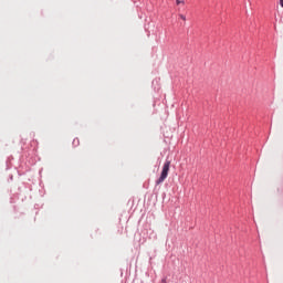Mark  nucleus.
Instances as JSON below:
<instances>
[{"instance_id":"2","label":"nucleus","mask_w":283,"mask_h":283,"mask_svg":"<svg viewBox=\"0 0 283 283\" xmlns=\"http://www.w3.org/2000/svg\"><path fill=\"white\" fill-rule=\"evenodd\" d=\"M277 192L283 196V177H282V179L280 181V185H279V188H277Z\"/></svg>"},{"instance_id":"3","label":"nucleus","mask_w":283,"mask_h":283,"mask_svg":"<svg viewBox=\"0 0 283 283\" xmlns=\"http://www.w3.org/2000/svg\"><path fill=\"white\" fill-rule=\"evenodd\" d=\"M80 144H81V142H80L78 137H75V139H73V143H72L73 147L77 148L80 146Z\"/></svg>"},{"instance_id":"4","label":"nucleus","mask_w":283,"mask_h":283,"mask_svg":"<svg viewBox=\"0 0 283 283\" xmlns=\"http://www.w3.org/2000/svg\"><path fill=\"white\" fill-rule=\"evenodd\" d=\"M179 17H180V19H184L185 21L187 19L186 14H182V13H180Z\"/></svg>"},{"instance_id":"1","label":"nucleus","mask_w":283,"mask_h":283,"mask_svg":"<svg viewBox=\"0 0 283 283\" xmlns=\"http://www.w3.org/2000/svg\"><path fill=\"white\" fill-rule=\"evenodd\" d=\"M170 166H171V161L169 159H166V161L163 166V170L160 172V177L158 179H156V181H155L156 186H160V184H164V181H166V179L169 175Z\"/></svg>"},{"instance_id":"7","label":"nucleus","mask_w":283,"mask_h":283,"mask_svg":"<svg viewBox=\"0 0 283 283\" xmlns=\"http://www.w3.org/2000/svg\"><path fill=\"white\" fill-rule=\"evenodd\" d=\"M22 156H23V157H28L27 153H22Z\"/></svg>"},{"instance_id":"5","label":"nucleus","mask_w":283,"mask_h":283,"mask_svg":"<svg viewBox=\"0 0 283 283\" xmlns=\"http://www.w3.org/2000/svg\"><path fill=\"white\" fill-rule=\"evenodd\" d=\"M161 283H168V282H167V276H164V277L161 279Z\"/></svg>"},{"instance_id":"6","label":"nucleus","mask_w":283,"mask_h":283,"mask_svg":"<svg viewBox=\"0 0 283 283\" xmlns=\"http://www.w3.org/2000/svg\"><path fill=\"white\" fill-rule=\"evenodd\" d=\"M176 3L179 4V3H185V1L182 0H176Z\"/></svg>"},{"instance_id":"8","label":"nucleus","mask_w":283,"mask_h":283,"mask_svg":"<svg viewBox=\"0 0 283 283\" xmlns=\"http://www.w3.org/2000/svg\"><path fill=\"white\" fill-rule=\"evenodd\" d=\"M281 6L283 7V0H280Z\"/></svg>"}]
</instances>
